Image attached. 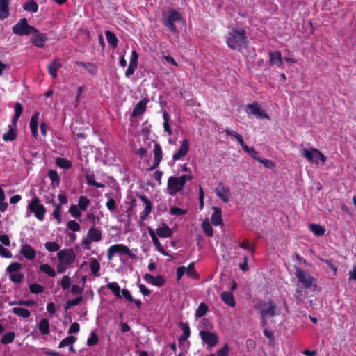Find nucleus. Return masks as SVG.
I'll return each instance as SVG.
<instances>
[{"instance_id":"1","label":"nucleus","mask_w":356,"mask_h":356,"mask_svg":"<svg viewBox=\"0 0 356 356\" xmlns=\"http://www.w3.org/2000/svg\"><path fill=\"white\" fill-rule=\"evenodd\" d=\"M227 45L232 50L241 51L247 47L248 40L243 29L233 28L225 36Z\"/></svg>"},{"instance_id":"2","label":"nucleus","mask_w":356,"mask_h":356,"mask_svg":"<svg viewBox=\"0 0 356 356\" xmlns=\"http://www.w3.org/2000/svg\"><path fill=\"white\" fill-rule=\"evenodd\" d=\"M193 178V176L191 174L183 175L179 177L174 176L170 177L167 183V189L168 191V193L171 195H174L177 192L181 191L183 189L186 182L187 181L191 180Z\"/></svg>"},{"instance_id":"3","label":"nucleus","mask_w":356,"mask_h":356,"mask_svg":"<svg viewBox=\"0 0 356 356\" xmlns=\"http://www.w3.org/2000/svg\"><path fill=\"white\" fill-rule=\"evenodd\" d=\"M255 308L259 311L261 316L274 317L276 315L277 306L272 300L267 302L259 300L255 305Z\"/></svg>"},{"instance_id":"4","label":"nucleus","mask_w":356,"mask_h":356,"mask_svg":"<svg viewBox=\"0 0 356 356\" xmlns=\"http://www.w3.org/2000/svg\"><path fill=\"white\" fill-rule=\"evenodd\" d=\"M12 31L19 36L29 35L33 32H38V29L28 24L26 18H22L13 26Z\"/></svg>"},{"instance_id":"5","label":"nucleus","mask_w":356,"mask_h":356,"mask_svg":"<svg viewBox=\"0 0 356 356\" xmlns=\"http://www.w3.org/2000/svg\"><path fill=\"white\" fill-rule=\"evenodd\" d=\"M28 209L31 213H34L38 220L40 221L44 220L47 209L43 204H40L38 197L35 196L32 198L31 202L28 205Z\"/></svg>"},{"instance_id":"6","label":"nucleus","mask_w":356,"mask_h":356,"mask_svg":"<svg viewBox=\"0 0 356 356\" xmlns=\"http://www.w3.org/2000/svg\"><path fill=\"white\" fill-rule=\"evenodd\" d=\"M181 14L174 9H170L168 11V16L166 17H163V24L172 33H177V31L175 22L181 21Z\"/></svg>"},{"instance_id":"7","label":"nucleus","mask_w":356,"mask_h":356,"mask_svg":"<svg viewBox=\"0 0 356 356\" xmlns=\"http://www.w3.org/2000/svg\"><path fill=\"white\" fill-rule=\"evenodd\" d=\"M199 334L201 339L207 344L208 348L214 347L219 341L218 336L214 332L207 330H201Z\"/></svg>"},{"instance_id":"8","label":"nucleus","mask_w":356,"mask_h":356,"mask_svg":"<svg viewBox=\"0 0 356 356\" xmlns=\"http://www.w3.org/2000/svg\"><path fill=\"white\" fill-rule=\"evenodd\" d=\"M59 261L63 265H70L75 261V254L72 249H64L57 254Z\"/></svg>"},{"instance_id":"9","label":"nucleus","mask_w":356,"mask_h":356,"mask_svg":"<svg viewBox=\"0 0 356 356\" xmlns=\"http://www.w3.org/2000/svg\"><path fill=\"white\" fill-rule=\"evenodd\" d=\"M296 278L302 283L305 289H310L313 282V277L307 272L300 268H296L295 273Z\"/></svg>"},{"instance_id":"10","label":"nucleus","mask_w":356,"mask_h":356,"mask_svg":"<svg viewBox=\"0 0 356 356\" xmlns=\"http://www.w3.org/2000/svg\"><path fill=\"white\" fill-rule=\"evenodd\" d=\"M129 254V248L123 244H115L111 245L107 251V259L111 261L115 254Z\"/></svg>"},{"instance_id":"11","label":"nucleus","mask_w":356,"mask_h":356,"mask_svg":"<svg viewBox=\"0 0 356 356\" xmlns=\"http://www.w3.org/2000/svg\"><path fill=\"white\" fill-rule=\"evenodd\" d=\"M32 34L33 36L31 38L32 44L38 48H44L48 40L47 35L40 33L38 30V32H33Z\"/></svg>"},{"instance_id":"12","label":"nucleus","mask_w":356,"mask_h":356,"mask_svg":"<svg viewBox=\"0 0 356 356\" xmlns=\"http://www.w3.org/2000/svg\"><path fill=\"white\" fill-rule=\"evenodd\" d=\"M154 162L153 165L149 168L148 170L152 171L154 169H156L160 164V163L162 161L163 159V152L161 147L159 143H154Z\"/></svg>"},{"instance_id":"13","label":"nucleus","mask_w":356,"mask_h":356,"mask_svg":"<svg viewBox=\"0 0 356 356\" xmlns=\"http://www.w3.org/2000/svg\"><path fill=\"white\" fill-rule=\"evenodd\" d=\"M216 195L222 200V202L227 203L230 198V190L228 186L220 184L218 187L216 188Z\"/></svg>"},{"instance_id":"14","label":"nucleus","mask_w":356,"mask_h":356,"mask_svg":"<svg viewBox=\"0 0 356 356\" xmlns=\"http://www.w3.org/2000/svg\"><path fill=\"white\" fill-rule=\"evenodd\" d=\"M189 150V143L188 140L187 139H184L181 143V145L177 152H175L173 156L172 159L174 161H178L181 159L183 157H184Z\"/></svg>"},{"instance_id":"15","label":"nucleus","mask_w":356,"mask_h":356,"mask_svg":"<svg viewBox=\"0 0 356 356\" xmlns=\"http://www.w3.org/2000/svg\"><path fill=\"white\" fill-rule=\"evenodd\" d=\"M148 102V98H143L140 101H139L134 108L133 111L131 113V116L134 118H136L144 113L146 111V107Z\"/></svg>"},{"instance_id":"16","label":"nucleus","mask_w":356,"mask_h":356,"mask_svg":"<svg viewBox=\"0 0 356 356\" xmlns=\"http://www.w3.org/2000/svg\"><path fill=\"white\" fill-rule=\"evenodd\" d=\"M144 280L148 283L156 286H163L165 282L164 277L161 275L153 276L148 273L144 275Z\"/></svg>"},{"instance_id":"17","label":"nucleus","mask_w":356,"mask_h":356,"mask_svg":"<svg viewBox=\"0 0 356 356\" xmlns=\"http://www.w3.org/2000/svg\"><path fill=\"white\" fill-rule=\"evenodd\" d=\"M247 112L257 117L269 119L268 115L260 108L257 104H248L247 106Z\"/></svg>"},{"instance_id":"18","label":"nucleus","mask_w":356,"mask_h":356,"mask_svg":"<svg viewBox=\"0 0 356 356\" xmlns=\"http://www.w3.org/2000/svg\"><path fill=\"white\" fill-rule=\"evenodd\" d=\"M139 198L143 201L145 204L144 210L140 213V218L144 220L150 214L152 209L151 201L145 195H140Z\"/></svg>"},{"instance_id":"19","label":"nucleus","mask_w":356,"mask_h":356,"mask_svg":"<svg viewBox=\"0 0 356 356\" xmlns=\"http://www.w3.org/2000/svg\"><path fill=\"white\" fill-rule=\"evenodd\" d=\"M61 67L62 64L60 59L56 58L47 65L48 72L52 78L56 79L57 77V71Z\"/></svg>"},{"instance_id":"20","label":"nucleus","mask_w":356,"mask_h":356,"mask_svg":"<svg viewBox=\"0 0 356 356\" xmlns=\"http://www.w3.org/2000/svg\"><path fill=\"white\" fill-rule=\"evenodd\" d=\"M75 64L84 68L89 74L95 76L97 74L98 67L94 63L76 61Z\"/></svg>"},{"instance_id":"21","label":"nucleus","mask_w":356,"mask_h":356,"mask_svg":"<svg viewBox=\"0 0 356 356\" xmlns=\"http://www.w3.org/2000/svg\"><path fill=\"white\" fill-rule=\"evenodd\" d=\"M269 64L270 65H277V67H282L283 60L281 55V52L279 51H269Z\"/></svg>"},{"instance_id":"22","label":"nucleus","mask_w":356,"mask_h":356,"mask_svg":"<svg viewBox=\"0 0 356 356\" xmlns=\"http://www.w3.org/2000/svg\"><path fill=\"white\" fill-rule=\"evenodd\" d=\"M39 115H40L39 112H35L31 118L30 124H29L30 130H31L32 136L35 138H37V137L38 136V127Z\"/></svg>"},{"instance_id":"23","label":"nucleus","mask_w":356,"mask_h":356,"mask_svg":"<svg viewBox=\"0 0 356 356\" xmlns=\"http://www.w3.org/2000/svg\"><path fill=\"white\" fill-rule=\"evenodd\" d=\"M20 252L22 255L29 260H33L36 257L35 250L29 244H25L22 246Z\"/></svg>"},{"instance_id":"24","label":"nucleus","mask_w":356,"mask_h":356,"mask_svg":"<svg viewBox=\"0 0 356 356\" xmlns=\"http://www.w3.org/2000/svg\"><path fill=\"white\" fill-rule=\"evenodd\" d=\"M154 232L160 238H168L172 235V229L165 223H163L161 227L156 228Z\"/></svg>"},{"instance_id":"25","label":"nucleus","mask_w":356,"mask_h":356,"mask_svg":"<svg viewBox=\"0 0 356 356\" xmlns=\"http://www.w3.org/2000/svg\"><path fill=\"white\" fill-rule=\"evenodd\" d=\"M102 232L99 229H95V227L90 228L87 233L88 240L92 242H98L102 240Z\"/></svg>"},{"instance_id":"26","label":"nucleus","mask_w":356,"mask_h":356,"mask_svg":"<svg viewBox=\"0 0 356 356\" xmlns=\"http://www.w3.org/2000/svg\"><path fill=\"white\" fill-rule=\"evenodd\" d=\"M85 177L86 180V183L89 186H93L98 188H102L105 187V185L100 182L95 181V176L93 172H86L85 173Z\"/></svg>"},{"instance_id":"27","label":"nucleus","mask_w":356,"mask_h":356,"mask_svg":"<svg viewBox=\"0 0 356 356\" xmlns=\"http://www.w3.org/2000/svg\"><path fill=\"white\" fill-rule=\"evenodd\" d=\"M211 221L215 226H218L222 222V210L220 208L216 207H213V213L211 215Z\"/></svg>"},{"instance_id":"28","label":"nucleus","mask_w":356,"mask_h":356,"mask_svg":"<svg viewBox=\"0 0 356 356\" xmlns=\"http://www.w3.org/2000/svg\"><path fill=\"white\" fill-rule=\"evenodd\" d=\"M149 234L152 238V241L154 243V245L156 246L157 250L161 253L163 255H168V253L165 251V250L163 248L159 240L157 238V236L154 230L149 229Z\"/></svg>"},{"instance_id":"29","label":"nucleus","mask_w":356,"mask_h":356,"mask_svg":"<svg viewBox=\"0 0 356 356\" xmlns=\"http://www.w3.org/2000/svg\"><path fill=\"white\" fill-rule=\"evenodd\" d=\"M14 110L15 114L12 117V124L13 127H16L19 118L22 113L23 107L19 102H17L14 105Z\"/></svg>"},{"instance_id":"30","label":"nucleus","mask_w":356,"mask_h":356,"mask_svg":"<svg viewBox=\"0 0 356 356\" xmlns=\"http://www.w3.org/2000/svg\"><path fill=\"white\" fill-rule=\"evenodd\" d=\"M222 300L230 307H234L236 305V301L233 294L229 291H224L221 294Z\"/></svg>"},{"instance_id":"31","label":"nucleus","mask_w":356,"mask_h":356,"mask_svg":"<svg viewBox=\"0 0 356 356\" xmlns=\"http://www.w3.org/2000/svg\"><path fill=\"white\" fill-rule=\"evenodd\" d=\"M179 326L182 330V334L179 338V343H182L185 341L188 338H189L191 335V330L188 325L186 323L181 321L179 323Z\"/></svg>"},{"instance_id":"32","label":"nucleus","mask_w":356,"mask_h":356,"mask_svg":"<svg viewBox=\"0 0 356 356\" xmlns=\"http://www.w3.org/2000/svg\"><path fill=\"white\" fill-rule=\"evenodd\" d=\"M8 1L9 0H0V19L3 20L7 18L9 15L8 10Z\"/></svg>"},{"instance_id":"33","label":"nucleus","mask_w":356,"mask_h":356,"mask_svg":"<svg viewBox=\"0 0 356 356\" xmlns=\"http://www.w3.org/2000/svg\"><path fill=\"white\" fill-rule=\"evenodd\" d=\"M9 130L3 135V140L6 142L13 141L17 138V127L8 126Z\"/></svg>"},{"instance_id":"34","label":"nucleus","mask_w":356,"mask_h":356,"mask_svg":"<svg viewBox=\"0 0 356 356\" xmlns=\"http://www.w3.org/2000/svg\"><path fill=\"white\" fill-rule=\"evenodd\" d=\"M48 177L51 179L53 188L58 187L60 181L59 175L55 170H50L48 172Z\"/></svg>"},{"instance_id":"35","label":"nucleus","mask_w":356,"mask_h":356,"mask_svg":"<svg viewBox=\"0 0 356 356\" xmlns=\"http://www.w3.org/2000/svg\"><path fill=\"white\" fill-rule=\"evenodd\" d=\"M309 229L316 236H322L325 232V229L319 224H310Z\"/></svg>"},{"instance_id":"36","label":"nucleus","mask_w":356,"mask_h":356,"mask_svg":"<svg viewBox=\"0 0 356 356\" xmlns=\"http://www.w3.org/2000/svg\"><path fill=\"white\" fill-rule=\"evenodd\" d=\"M11 312L14 314L24 318H29L31 316L30 312L27 309L23 307H13Z\"/></svg>"},{"instance_id":"37","label":"nucleus","mask_w":356,"mask_h":356,"mask_svg":"<svg viewBox=\"0 0 356 356\" xmlns=\"http://www.w3.org/2000/svg\"><path fill=\"white\" fill-rule=\"evenodd\" d=\"M22 7L24 10L31 13H36L38 10V5L34 0H30L24 3Z\"/></svg>"},{"instance_id":"38","label":"nucleus","mask_w":356,"mask_h":356,"mask_svg":"<svg viewBox=\"0 0 356 356\" xmlns=\"http://www.w3.org/2000/svg\"><path fill=\"white\" fill-rule=\"evenodd\" d=\"M90 268L91 273L94 275L95 277H99L100 276V264L99 261L93 258L91 259L90 263Z\"/></svg>"},{"instance_id":"39","label":"nucleus","mask_w":356,"mask_h":356,"mask_svg":"<svg viewBox=\"0 0 356 356\" xmlns=\"http://www.w3.org/2000/svg\"><path fill=\"white\" fill-rule=\"evenodd\" d=\"M105 35L108 44L113 48H116L118 43V39L116 35L110 31H106L105 32Z\"/></svg>"},{"instance_id":"40","label":"nucleus","mask_w":356,"mask_h":356,"mask_svg":"<svg viewBox=\"0 0 356 356\" xmlns=\"http://www.w3.org/2000/svg\"><path fill=\"white\" fill-rule=\"evenodd\" d=\"M38 328L40 332L44 335L49 334V322L48 319L42 318L38 324Z\"/></svg>"},{"instance_id":"41","label":"nucleus","mask_w":356,"mask_h":356,"mask_svg":"<svg viewBox=\"0 0 356 356\" xmlns=\"http://www.w3.org/2000/svg\"><path fill=\"white\" fill-rule=\"evenodd\" d=\"M56 164L62 169H70L72 168V162L66 159L58 157L56 159Z\"/></svg>"},{"instance_id":"42","label":"nucleus","mask_w":356,"mask_h":356,"mask_svg":"<svg viewBox=\"0 0 356 356\" xmlns=\"http://www.w3.org/2000/svg\"><path fill=\"white\" fill-rule=\"evenodd\" d=\"M106 287L109 289L117 298H121L122 296L120 294V291L122 292V291L117 282H109L106 285Z\"/></svg>"},{"instance_id":"43","label":"nucleus","mask_w":356,"mask_h":356,"mask_svg":"<svg viewBox=\"0 0 356 356\" xmlns=\"http://www.w3.org/2000/svg\"><path fill=\"white\" fill-rule=\"evenodd\" d=\"M76 341V338L74 336H69L63 339L58 345V348H63L65 346L73 345Z\"/></svg>"},{"instance_id":"44","label":"nucleus","mask_w":356,"mask_h":356,"mask_svg":"<svg viewBox=\"0 0 356 356\" xmlns=\"http://www.w3.org/2000/svg\"><path fill=\"white\" fill-rule=\"evenodd\" d=\"M40 270L51 277H54L56 275L54 269L47 264L40 265Z\"/></svg>"},{"instance_id":"45","label":"nucleus","mask_w":356,"mask_h":356,"mask_svg":"<svg viewBox=\"0 0 356 356\" xmlns=\"http://www.w3.org/2000/svg\"><path fill=\"white\" fill-rule=\"evenodd\" d=\"M208 309H209L208 306L205 303L201 302L198 305V308H197V311L195 312V317L196 318L202 317L203 316H204L206 314Z\"/></svg>"},{"instance_id":"46","label":"nucleus","mask_w":356,"mask_h":356,"mask_svg":"<svg viewBox=\"0 0 356 356\" xmlns=\"http://www.w3.org/2000/svg\"><path fill=\"white\" fill-rule=\"evenodd\" d=\"M202 229H203L204 234L207 236H208L209 237L213 236V229L211 225L209 223V222H208L207 220H204L202 224Z\"/></svg>"},{"instance_id":"47","label":"nucleus","mask_w":356,"mask_h":356,"mask_svg":"<svg viewBox=\"0 0 356 356\" xmlns=\"http://www.w3.org/2000/svg\"><path fill=\"white\" fill-rule=\"evenodd\" d=\"M90 204V200L86 196L81 195L79 198L78 207L82 211H86Z\"/></svg>"},{"instance_id":"48","label":"nucleus","mask_w":356,"mask_h":356,"mask_svg":"<svg viewBox=\"0 0 356 356\" xmlns=\"http://www.w3.org/2000/svg\"><path fill=\"white\" fill-rule=\"evenodd\" d=\"M186 273L192 278H197L198 275L195 270V263L191 262L186 268Z\"/></svg>"},{"instance_id":"49","label":"nucleus","mask_w":356,"mask_h":356,"mask_svg":"<svg viewBox=\"0 0 356 356\" xmlns=\"http://www.w3.org/2000/svg\"><path fill=\"white\" fill-rule=\"evenodd\" d=\"M15 336V334L13 332H8L3 336L0 341L2 344L10 343L13 341Z\"/></svg>"},{"instance_id":"50","label":"nucleus","mask_w":356,"mask_h":356,"mask_svg":"<svg viewBox=\"0 0 356 356\" xmlns=\"http://www.w3.org/2000/svg\"><path fill=\"white\" fill-rule=\"evenodd\" d=\"M44 290V286L40 284L33 283L29 286V291L31 293L38 294L43 292Z\"/></svg>"},{"instance_id":"51","label":"nucleus","mask_w":356,"mask_h":356,"mask_svg":"<svg viewBox=\"0 0 356 356\" xmlns=\"http://www.w3.org/2000/svg\"><path fill=\"white\" fill-rule=\"evenodd\" d=\"M45 248L49 252H56L60 249V245L56 242L49 241L44 244Z\"/></svg>"},{"instance_id":"52","label":"nucleus","mask_w":356,"mask_h":356,"mask_svg":"<svg viewBox=\"0 0 356 356\" xmlns=\"http://www.w3.org/2000/svg\"><path fill=\"white\" fill-rule=\"evenodd\" d=\"M302 155L309 162H312L314 158H315V154L312 151V148L311 149H304Z\"/></svg>"},{"instance_id":"53","label":"nucleus","mask_w":356,"mask_h":356,"mask_svg":"<svg viewBox=\"0 0 356 356\" xmlns=\"http://www.w3.org/2000/svg\"><path fill=\"white\" fill-rule=\"evenodd\" d=\"M70 213L74 218H79L81 216L80 209L78 206L72 204L69 209Z\"/></svg>"},{"instance_id":"54","label":"nucleus","mask_w":356,"mask_h":356,"mask_svg":"<svg viewBox=\"0 0 356 356\" xmlns=\"http://www.w3.org/2000/svg\"><path fill=\"white\" fill-rule=\"evenodd\" d=\"M98 343V337L95 332L90 333V337L87 340V345L88 346H92L97 345Z\"/></svg>"},{"instance_id":"55","label":"nucleus","mask_w":356,"mask_h":356,"mask_svg":"<svg viewBox=\"0 0 356 356\" xmlns=\"http://www.w3.org/2000/svg\"><path fill=\"white\" fill-rule=\"evenodd\" d=\"M22 268V264L18 262L11 263L6 268V270L9 273H14L19 270Z\"/></svg>"},{"instance_id":"56","label":"nucleus","mask_w":356,"mask_h":356,"mask_svg":"<svg viewBox=\"0 0 356 356\" xmlns=\"http://www.w3.org/2000/svg\"><path fill=\"white\" fill-rule=\"evenodd\" d=\"M170 213L177 216H180L186 213V211L177 207L170 208Z\"/></svg>"},{"instance_id":"57","label":"nucleus","mask_w":356,"mask_h":356,"mask_svg":"<svg viewBox=\"0 0 356 356\" xmlns=\"http://www.w3.org/2000/svg\"><path fill=\"white\" fill-rule=\"evenodd\" d=\"M229 346L227 343L224 344L222 348L216 352L217 356H229Z\"/></svg>"},{"instance_id":"58","label":"nucleus","mask_w":356,"mask_h":356,"mask_svg":"<svg viewBox=\"0 0 356 356\" xmlns=\"http://www.w3.org/2000/svg\"><path fill=\"white\" fill-rule=\"evenodd\" d=\"M61 287L63 290H66L70 288L71 285V279L69 276L65 275L61 280Z\"/></svg>"},{"instance_id":"59","label":"nucleus","mask_w":356,"mask_h":356,"mask_svg":"<svg viewBox=\"0 0 356 356\" xmlns=\"http://www.w3.org/2000/svg\"><path fill=\"white\" fill-rule=\"evenodd\" d=\"M241 248L249 250L251 253H254L255 251V248L254 246H251L250 243L247 240H243L238 245Z\"/></svg>"},{"instance_id":"60","label":"nucleus","mask_w":356,"mask_h":356,"mask_svg":"<svg viewBox=\"0 0 356 356\" xmlns=\"http://www.w3.org/2000/svg\"><path fill=\"white\" fill-rule=\"evenodd\" d=\"M67 227L70 230L73 232H78L80 229L79 224L75 220H70L67 222Z\"/></svg>"},{"instance_id":"61","label":"nucleus","mask_w":356,"mask_h":356,"mask_svg":"<svg viewBox=\"0 0 356 356\" xmlns=\"http://www.w3.org/2000/svg\"><path fill=\"white\" fill-rule=\"evenodd\" d=\"M10 279L13 282L20 283L24 279V275L22 273H12L10 275Z\"/></svg>"},{"instance_id":"62","label":"nucleus","mask_w":356,"mask_h":356,"mask_svg":"<svg viewBox=\"0 0 356 356\" xmlns=\"http://www.w3.org/2000/svg\"><path fill=\"white\" fill-rule=\"evenodd\" d=\"M257 161L259 163H263L264 165L266 168L272 169L275 167V163L271 160H268V159H262L259 158V159H257Z\"/></svg>"},{"instance_id":"63","label":"nucleus","mask_w":356,"mask_h":356,"mask_svg":"<svg viewBox=\"0 0 356 356\" xmlns=\"http://www.w3.org/2000/svg\"><path fill=\"white\" fill-rule=\"evenodd\" d=\"M60 210H61V207L60 204H58V205H56V207L53 212V216H54V218L56 219L58 224L61 222Z\"/></svg>"},{"instance_id":"64","label":"nucleus","mask_w":356,"mask_h":356,"mask_svg":"<svg viewBox=\"0 0 356 356\" xmlns=\"http://www.w3.org/2000/svg\"><path fill=\"white\" fill-rule=\"evenodd\" d=\"M106 206L110 211H113L117 208L115 200L111 197L108 200Z\"/></svg>"}]
</instances>
